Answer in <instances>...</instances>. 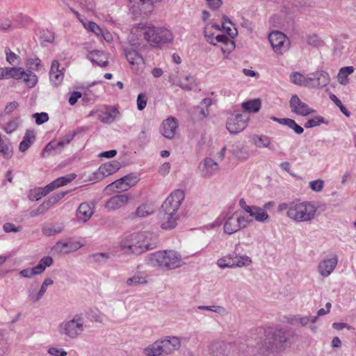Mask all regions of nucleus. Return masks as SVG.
Wrapping results in <instances>:
<instances>
[{
  "instance_id": "nucleus-1",
  "label": "nucleus",
  "mask_w": 356,
  "mask_h": 356,
  "mask_svg": "<svg viewBox=\"0 0 356 356\" xmlns=\"http://www.w3.org/2000/svg\"><path fill=\"white\" fill-rule=\"evenodd\" d=\"M156 235L149 232L133 233L119 243L120 251L128 255H139L156 248Z\"/></svg>"
},
{
  "instance_id": "nucleus-2",
  "label": "nucleus",
  "mask_w": 356,
  "mask_h": 356,
  "mask_svg": "<svg viewBox=\"0 0 356 356\" xmlns=\"http://www.w3.org/2000/svg\"><path fill=\"white\" fill-rule=\"evenodd\" d=\"M131 33L137 38H143L152 47H160L173 40L171 31L165 26H156L152 22H140L135 25Z\"/></svg>"
},
{
  "instance_id": "nucleus-3",
  "label": "nucleus",
  "mask_w": 356,
  "mask_h": 356,
  "mask_svg": "<svg viewBox=\"0 0 356 356\" xmlns=\"http://www.w3.org/2000/svg\"><path fill=\"white\" fill-rule=\"evenodd\" d=\"M278 213L286 212V216L297 222H310L316 216L317 207L312 202H301L295 200L288 202H282L277 206Z\"/></svg>"
},
{
  "instance_id": "nucleus-4",
  "label": "nucleus",
  "mask_w": 356,
  "mask_h": 356,
  "mask_svg": "<svg viewBox=\"0 0 356 356\" xmlns=\"http://www.w3.org/2000/svg\"><path fill=\"white\" fill-rule=\"evenodd\" d=\"M146 264L163 270L180 267L182 264L181 255L174 250L157 251L145 257Z\"/></svg>"
},
{
  "instance_id": "nucleus-5",
  "label": "nucleus",
  "mask_w": 356,
  "mask_h": 356,
  "mask_svg": "<svg viewBox=\"0 0 356 356\" xmlns=\"http://www.w3.org/2000/svg\"><path fill=\"white\" fill-rule=\"evenodd\" d=\"M287 341L286 332L283 329H268L264 332V337L254 347L255 352L265 355L269 352L277 350L278 346Z\"/></svg>"
},
{
  "instance_id": "nucleus-6",
  "label": "nucleus",
  "mask_w": 356,
  "mask_h": 356,
  "mask_svg": "<svg viewBox=\"0 0 356 356\" xmlns=\"http://www.w3.org/2000/svg\"><path fill=\"white\" fill-rule=\"evenodd\" d=\"M85 330L84 318L82 314H76L72 319L65 320L58 325V334L65 339H75Z\"/></svg>"
},
{
  "instance_id": "nucleus-7",
  "label": "nucleus",
  "mask_w": 356,
  "mask_h": 356,
  "mask_svg": "<svg viewBox=\"0 0 356 356\" xmlns=\"http://www.w3.org/2000/svg\"><path fill=\"white\" fill-rule=\"evenodd\" d=\"M252 221V220L238 215L237 212H234L226 220L223 227L224 232L227 234H232L242 228H245Z\"/></svg>"
},
{
  "instance_id": "nucleus-8",
  "label": "nucleus",
  "mask_w": 356,
  "mask_h": 356,
  "mask_svg": "<svg viewBox=\"0 0 356 356\" xmlns=\"http://www.w3.org/2000/svg\"><path fill=\"white\" fill-rule=\"evenodd\" d=\"M184 192L181 190H176L172 192L165 200L161 206V211L177 213L184 199Z\"/></svg>"
},
{
  "instance_id": "nucleus-9",
  "label": "nucleus",
  "mask_w": 356,
  "mask_h": 356,
  "mask_svg": "<svg viewBox=\"0 0 356 356\" xmlns=\"http://www.w3.org/2000/svg\"><path fill=\"white\" fill-rule=\"evenodd\" d=\"M248 120V118L245 115L232 114L227 119L226 127L230 134H236L245 129Z\"/></svg>"
},
{
  "instance_id": "nucleus-10",
  "label": "nucleus",
  "mask_w": 356,
  "mask_h": 356,
  "mask_svg": "<svg viewBox=\"0 0 356 356\" xmlns=\"http://www.w3.org/2000/svg\"><path fill=\"white\" fill-rule=\"evenodd\" d=\"M124 55L132 70L137 74L142 73L145 65L143 57L133 48L125 49Z\"/></svg>"
},
{
  "instance_id": "nucleus-11",
  "label": "nucleus",
  "mask_w": 356,
  "mask_h": 356,
  "mask_svg": "<svg viewBox=\"0 0 356 356\" xmlns=\"http://www.w3.org/2000/svg\"><path fill=\"white\" fill-rule=\"evenodd\" d=\"M308 77V88H323L330 83L329 74L323 70L309 74Z\"/></svg>"
},
{
  "instance_id": "nucleus-12",
  "label": "nucleus",
  "mask_w": 356,
  "mask_h": 356,
  "mask_svg": "<svg viewBox=\"0 0 356 356\" xmlns=\"http://www.w3.org/2000/svg\"><path fill=\"white\" fill-rule=\"evenodd\" d=\"M268 40L273 49L277 54H282L286 51L287 44L286 35L280 31H273L268 35Z\"/></svg>"
},
{
  "instance_id": "nucleus-13",
  "label": "nucleus",
  "mask_w": 356,
  "mask_h": 356,
  "mask_svg": "<svg viewBox=\"0 0 356 356\" xmlns=\"http://www.w3.org/2000/svg\"><path fill=\"white\" fill-rule=\"evenodd\" d=\"M178 127L179 122L177 119L173 117H169L161 123L160 132L165 138L172 139L176 135Z\"/></svg>"
},
{
  "instance_id": "nucleus-14",
  "label": "nucleus",
  "mask_w": 356,
  "mask_h": 356,
  "mask_svg": "<svg viewBox=\"0 0 356 356\" xmlns=\"http://www.w3.org/2000/svg\"><path fill=\"white\" fill-rule=\"evenodd\" d=\"M289 104L291 112L301 116H307L314 112L306 103L302 102L296 95H292Z\"/></svg>"
},
{
  "instance_id": "nucleus-15",
  "label": "nucleus",
  "mask_w": 356,
  "mask_h": 356,
  "mask_svg": "<svg viewBox=\"0 0 356 356\" xmlns=\"http://www.w3.org/2000/svg\"><path fill=\"white\" fill-rule=\"evenodd\" d=\"M338 263L337 255L330 259H325L321 261L318 265V271L323 277H328L334 270Z\"/></svg>"
},
{
  "instance_id": "nucleus-16",
  "label": "nucleus",
  "mask_w": 356,
  "mask_h": 356,
  "mask_svg": "<svg viewBox=\"0 0 356 356\" xmlns=\"http://www.w3.org/2000/svg\"><path fill=\"white\" fill-rule=\"evenodd\" d=\"M129 199L130 196L127 194L116 195L109 198L104 207L108 211L118 210L124 207Z\"/></svg>"
},
{
  "instance_id": "nucleus-17",
  "label": "nucleus",
  "mask_w": 356,
  "mask_h": 356,
  "mask_svg": "<svg viewBox=\"0 0 356 356\" xmlns=\"http://www.w3.org/2000/svg\"><path fill=\"white\" fill-rule=\"evenodd\" d=\"M158 341L161 345L163 355L170 354L175 350H178L181 346L179 339L176 337H168Z\"/></svg>"
},
{
  "instance_id": "nucleus-18",
  "label": "nucleus",
  "mask_w": 356,
  "mask_h": 356,
  "mask_svg": "<svg viewBox=\"0 0 356 356\" xmlns=\"http://www.w3.org/2000/svg\"><path fill=\"white\" fill-rule=\"evenodd\" d=\"M198 168L202 177L209 178L218 171V165L211 158H206L200 163Z\"/></svg>"
},
{
  "instance_id": "nucleus-19",
  "label": "nucleus",
  "mask_w": 356,
  "mask_h": 356,
  "mask_svg": "<svg viewBox=\"0 0 356 356\" xmlns=\"http://www.w3.org/2000/svg\"><path fill=\"white\" fill-rule=\"evenodd\" d=\"M179 218L178 213H173L163 211H160V219L161 227L165 229H173L177 225V220Z\"/></svg>"
},
{
  "instance_id": "nucleus-20",
  "label": "nucleus",
  "mask_w": 356,
  "mask_h": 356,
  "mask_svg": "<svg viewBox=\"0 0 356 356\" xmlns=\"http://www.w3.org/2000/svg\"><path fill=\"white\" fill-rule=\"evenodd\" d=\"M63 77L64 73L63 70H60V63L56 60H53L49 70V79L51 82L55 86H58L62 83Z\"/></svg>"
},
{
  "instance_id": "nucleus-21",
  "label": "nucleus",
  "mask_w": 356,
  "mask_h": 356,
  "mask_svg": "<svg viewBox=\"0 0 356 356\" xmlns=\"http://www.w3.org/2000/svg\"><path fill=\"white\" fill-rule=\"evenodd\" d=\"M230 152L237 159L242 161L248 160L250 156L248 147L245 143H234Z\"/></svg>"
},
{
  "instance_id": "nucleus-22",
  "label": "nucleus",
  "mask_w": 356,
  "mask_h": 356,
  "mask_svg": "<svg viewBox=\"0 0 356 356\" xmlns=\"http://www.w3.org/2000/svg\"><path fill=\"white\" fill-rule=\"evenodd\" d=\"M251 141L258 148L275 149L273 145H272V138L266 135H253L251 137Z\"/></svg>"
},
{
  "instance_id": "nucleus-23",
  "label": "nucleus",
  "mask_w": 356,
  "mask_h": 356,
  "mask_svg": "<svg viewBox=\"0 0 356 356\" xmlns=\"http://www.w3.org/2000/svg\"><path fill=\"white\" fill-rule=\"evenodd\" d=\"M93 213V208L88 202L81 203L76 211L77 218L83 222H87Z\"/></svg>"
},
{
  "instance_id": "nucleus-24",
  "label": "nucleus",
  "mask_w": 356,
  "mask_h": 356,
  "mask_svg": "<svg viewBox=\"0 0 356 356\" xmlns=\"http://www.w3.org/2000/svg\"><path fill=\"white\" fill-rule=\"evenodd\" d=\"M248 213L250 216L254 218L255 220L260 222H267L270 219L269 215L264 209L257 206H252Z\"/></svg>"
},
{
  "instance_id": "nucleus-25",
  "label": "nucleus",
  "mask_w": 356,
  "mask_h": 356,
  "mask_svg": "<svg viewBox=\"0 0 356 356\" xmlns=\"http://www.w3.org/2000/svg\"><path fill=\"white\" fill-rule=\"evenodd\" d=\"M120 168L121 163L119 161H112L102 165L99 168V172L104 177H107L117 172Z\"/></svg>"
},
{
  "instance_id": "nucleus-26",
  "label": "nucleus",
  "mask_w": 356,
  "mask_h": 356,
  "mask_svg": "<svg viewBox=\"0 0 356 356\" xmlns=\"http://www.w3.org/2000/svg\"><path fill=\"white\" fill-rule=\"evenodd\" d=\"M228 259L232 262L233 268L248 266L252 264L251 258L246 255L229 254Z\"/></svg>"
},
{
  "instance_id": "nucleus-27",
  "label": "nucleus",
  "mask_w": 356,
  "mask_h": 356,
  "mask_svg": "<svg viewBox=\"0 0 356 356\" xmlns=\"http://www.w3.org/2000/svg\"><path fill=\"white\" fill-rule=\"evenodd\" d=\"M130 187L129 184L126 183L124 177H122L111 184L107 185L105 188V190L111 191L113 193L126 191L129 189Z\"/></svg>"
},
{
  "instance_id": "nucleus-28",
  "label": "nucleus",
  "mask_w": 356,
  "mask_h": 356,
  "mask_svg": "<svg viewBox=\"0 0 356 356\" xmlns=\"http://www.w3.org/2000/svg\"><path fill=\"white\" fill-rule=\"evenodd\" d=\"M216 42H221L224 44L222 47L223 53L231 52L235 48V42L233 39L228 38L226 35H218L216 38Z\"/></svg>"
},
{
  "instance_id": "nucleus-29",
  "label": "nucleus",
  "mask_w": 356,
  "mask_h": 356,
  "mask_svg": "<svg viewBox=\"0 0 356 356\" xmlns=\"http://www.w3.org/2000/svg\"><path fill=\"white\" fill-rule=\"evenodd\" d=\"M35 136L34 131L27 130L24 136L22 141L19 143V150L22 152H26L35 141Z\"/></svg>"
},
{
  "instance_id": "nucleus-30",
  "label": "nucleus",
  "mask_w": 356,
  "mask_h": 356,
  "mask_svg": "<svg viewBox=\"0 0 356 356\" xmlns=\"http://www.w3.org/2000/svg\"><path fill=\"white\" fill-rule=\"evenodd\" d=\"M148 283V277L142 273H138L131 277L127 280L126 284L128 286H136L145 285Z\"/></svg>"
},
{
  "instance_id": "nucleus-31",
  "label": "nucleus",
  "mask_w": 356,
  "mask_h": 356,
  "mask_svg": "<svg viewBox=\"0 0 356 356\" xmlns=\"http://www.w3.org/2000/svg\"><path fill=\"white\" fill-rule=\"evenodd\" d=\"M105 57L104 52L100 51H92L89 52L86 58L92 63H95L101 67H106L108 65V60H103L101 57Z\"/></svg>"
},
{
  "instance_id": "nucleus-32",
  "label": "nucleus",
  "mask_w": 356,
  "mask_h": 356,
  "mask_svg": "<svg viewBox=\"0 0 356 356\" xmlns=\"http://www.w3.org/2000/svg\"><path fill=\"white\" fill-rule=\"evenodd\" d=\"M52 264L53 259L51 257L47 256L42 258L35 266L31 268L33 271V274L35 275L41 274L44 271L47 267L50 266Z\"/></svg>"
},
{
  "instance_id": "nucleus-33",
  "label": "nucleus",
  "mask_w": 356,
  "mask_h": 356,
  "mask_svg": "<svg viewBox=\"0 0 356 356\" xmlns=\"http://www.w3.org/2000/svg\"><path fill=\"white\" fill-rule=\"evenodd\" d=\"M113 113H115L118 115H120L118 109L113 106L111 107V111L102 112L101 114H99L98 116V120L103 123L111 124L116 119V115H114Z\"/></svg>"
},
{
  "instance_id": "nucleus-34",
  "label": "nucleus",
  "mask_w": 356,
  "mask_h": 356,
  "mask_svg": "<svg viewBox=\"0 0 356 356\" xmlns=\"http://www.w3.org/2000/svg\"><path fill=\"white\" fill-rule=\"evenodd\" d=\"M154 212V207L149 204H143L136 210L134 216L137 218H145Z\"/></svg>"
},
{
  "instance_id": "nucleus-35",
  "label": "nucleus",
  "mask_w": 356,
  "mask_h": 356,
  "mask_svg": "<svg viewBox=\"0 0 356 356\" xmlns=\"http://www.w3.org/2000/svg\"><path fill=\"white\" fill-rule=\"evenodd\" d=\"M143 353L146 356H161L163 355L159 341H156L145 348Z\"/></svg>"
},
{
  "instance_id": "nucleus-36",
  "label": "nucleus",
  "mask_w": 356,
  "mask_h": 356,
  "mask_svg": "<svg viewBox=\"0 0 356 356\" xmlns=\"http://www.w3.org/2000/svg\"><path fill=\"white\" fill-rule=\"evenodd\" d=\"M308 75L305 76L298 72H293L290 75V81L298 86L308 87Z\"/></svg>"
},
{
  "instance_id": "nucleus-37",
  "label": "nucleus",
  "mask_w": 356,
  "mask_h": 356,
  "mask_svg": "<svg viewBox=\"0 0 356 356\" xmlns=\"http://www.w3.org/2000/svg\"><path fill=\"white\" fill-rule=\"evenodd\" d=\"M7 79L13 78L16 79H21L25 74V71L22 67H4Z\"/></svg>"
},
{
  "instance_id": "nucleus-38",
  "label": "nucleus",
  "mask_w": 356,
  "mask_h": 356,
  "mask_svg": "<svg viewBox=\"0 0 356 356\" xmlns=\"http://www.w3.org/2000/svg\"><path fill=\"white\" fill-rule=\"evenodd\" d=\"M242 107L250 113H257L261 108V100L259 99H254L242 103Z\"/></svg>"
},
{
  "instance_id": "nucleus-39",
  "label": "nucleus",
  "mask_w": 356,
  "mask_h": 356,
  "mask_svg": "<svg viewBox=\"0 0 356 356\" xmlns=\"http://www.w3.org/2000/svg\"><path fill=\"white\" fill-rule=\"evenodd\" d=\"M61 149L57 147V142L51 141L44 148L41 153V156L43 158L49 156L51 154H58L61 152Z\"/></svg>"
},
{
  "instance_id": "nucleus-40",
  "label": "nucleus",
  "mask_w": 356,
  "mask_h": 356,
  "mask_svg": "<svg viewBox=\"0 0 356 356\" xmlns=\"http://www.w3.org/2000/svg\"><path fill=\"white\" fill-rule=\"evenodd\" d=\"M201 104L202 106H204L206 108H204L200 106L197 108L199 113L197 115V118L199 120H203L204 118H206L209 115V108L212 104V99L210 98H205L202 101Z\"/></svg>"
},
{
  "instance_id": "nucleus-41",
  "label": "nucleus",
  "mask_w": 356,
  "mask_h": 356,
  "mask_svg": "<svg viewBox=\"0 0 356 356\" xmlns=\"http://www.w3.org/2000/svg\"><path fill=\"white\" fill-rule=\"evenodd\" d=\"M0 154L6 159H10L13 154L12 144L3 140L1 141Z\"/></svg>"
},
{
  "instance_id": "nucleus-42",
  "label": "nucleus",
  "mask_w": 356,
  "mask_h": 356,
  "mask_svg": "<svg viewBox=\"0 0 356 356\" xmlns=\"http://www.w3.org/2000/svg\"><path fill=\"white\" fill-rule=\"evenodd\" d=\"M37 286V284H31L27 290L28 298L33 303L37 302L42 298L40 291L36 292Z\"/></svg>"
},
{
  "instance_id": "nucleus-43",
  "label": "nucleus",
  "mask_w": 356,
  "mask_h": 356,
  "mask_svg": "<svg viewBox=\"0 0 356 356\" xmlns=\"http://www.w3.org/2000/svg\"><path fill=\"white\" fill-rule=\"evenodd\" d=\"M354 71V68L352 66L341 67L338 73L339 82L342 85L346 84V80L350 74Z\"/></svg>"
},
{
  "instance_id": "nucleus-44",
  "label": "nucleus",
  "mask_w": 356,
  "mask_h": 356,
  "mask_svg": "<svg viewBox=\"0 0 356 356\" xmlns=\"http://www.w3.org/2000/svg\"><path fill=\"white\" fill-rule=\"evenodd\" d=\"M321 124H328V121H327L323 117L317 115L311 119H309L305 124V127L306 128H312L316 126L320 125Z\"/></svg>"
},
{
  "instance_id": "nucleus-45",
  "label": "nucleus",
  "mask_w": 356,
  "mask_h": 356,
  "mask_svg": "<svg viewBox=\"0 0 356 356\" xmlns=\"http://www.w3.org/2000/svg\"><path fill=\"white\" fill-rule=\"evenodd\" d=\"M185 80L186 81H188L189 83L187 84L183 83L181 82H179L177 83L178 86H179L181 89L185 90H191L194 88V87L196 86V83L195 82V79L193 76L188 74L185 76Z\"/></svg>"
},
{
  "instance_id": "nucleus-46",
  "label": "nucleus",
  "mask_w": 356,
  "mask_h": 356,
  "mask_svg": "<svg viewBox=\"0 0 356 356\" xmlns=\"http://www.w3.org/2000/svg\"><path fill=\"white\" fill-rule=\"evenodd\" d=\"M307 43L314 47H321L324 44V42L321 40L318 35L316 34L309 35L306 39Z\"/></svg>"
},
{
  "instance_id": "nucleus-47",
  "label": "nucleus",
  "mask_w": 356,
  "mask_h": 356,
  "mask_svg": "<svg viewBox=\"0 0 356 356\" xmlns=\"http://www.w3.org/2000/svg\"><path fill=\"white\" fill-rule=\"evenodd\" d=\"M24 82L29 88H33L35 86L38 79L35 74L29 72V73L25 72L24 76L22 77Z\"/></svg>"
},
{
  "instance_id": "nucleus-48",
  "label": "nucleus",
  "mask_w": 356,
  "mask_h": 356,
  "mask_svg": "<svg viewBox=\"0 0 356 356\" xmlns=\"http://www.w3.org/2000/svg\"><path fill=\"white\" fill-rule=\"evenodd\" d=\"M74 138V134H72L71 132L65 134L60 140L57 142V147H60L61 150H63L66 145H69L70 142Z\"/></svg>"
},
{
  "instance_id": "nucleus-49",
  "label": "nucleus",
  "mask_w": 356,
  "mask_h": 356,
  "mask_svg": "<svg viewBox=\"0 0 356 356\" xmlns=\"http://www.w3.org/2000/svg\"><path fill=\"white\" fill-rule=\"evenodd\" d=\"M6 60L12 65H15L18 63L19 60V56L13 52L9 48H6L5 50Z\"/></svg>"
},
{
  "instance_id": "nucleus-50",
  "label": "nucleus",
  "mask_w": 356,
  "mask_h": 356,
  "mask_svg": "<svg viewBox=\"0 0 356 356\" xmlns=\"http://www.w3.org/2000/svg\"><path fill=\"white\" fill-rule=\"evenodd\" d=\"M109 257V254L106 252H98L90 256V258L95 263H105Z\"/></svg>"
},
{
  "instance_id": "nucleus-51",
  "label": "nucleus",
  "mask_w": 356,
  "mask_h": 356,
  "mask_svg": "<svg viewBox=\"0 0 356 356\" xmlns=\"http://www.w3.org/2000/svg\"><path fill=\"white\" fill-rule=\"evenodd\" d=\"M84 26L86 29L94 33L98 37L103 35L102 29L95 22H89L87 24H85Z\"/></svg>"
},
{
  "instance_id": "nucleus-52",
  "label": "nucleus",
  "mask_w": 356,
  "mask_h": 356,
  "mask_svg": "<svg viewBox=\"0 0 356 356\" xmlns=\"http://www.w3.org/2000/svg\"><path fill=\"white\" fill-rule=\"evenodd\" d=\"M42 197V192H40V187L30 190L28 193V198L30 201H38Z\"/></svg>"
},
{
  "instance_id": "nucleus-53",
  "label": "nucleus",
  "mask_w": 356,
  "mask_h": 356,
  "mask_svg": "<svg viewBox=\"0 0 356 356\" xmlns=\"http://www.w3.org/2000/svg\"><path fill=\"white\" fill-rule=\"evenodd\" d=\"M56 248L65 253H68L77 249V247L72 248L69 243L60 241L56 243Z\"/></svg>"
},
{
  "instance_id": "nucleus-54",
  "label": "nucleus",
  "mask_w": 356,
  "mask_h": 356,
  "mask_svg": "<svg viewBox=\"0 0 356 356\" xmlns=\"http://www.w3.org/2000/svg\"><path fill=\"white\" fill-rule=\"evenodd\" d=\"M49 210L45 207V205L43 204V202L38 206V207L35 209H33L30 211L29 216L31 218H34L35 216H38L39 215H43L45 213H47Z\"/></svg>"
},
{
  "instance_id": "nucleus-55",
  "label": "nucleus",
  "mask_w": 356,
  "mask_h": 356,
  "mask_svg": "<svg viewBox=\"0 0 356 356\" xmlns=\"http://www.w3.org/2000/svg\"><path fill=\"white\" fill-rule=\"evenodd\" d=\"M18 124V120L17 118L13 119L7 122L4 127V130L7 134H10L17 129Z\"/></svg>"
},
{
  "instance_id": "nucleus-56",
  "label": "nucleus",
  "mask_w": 356,
  "mask_h": 356,
  "mask_svg": "<svg viewBox=\"0 0 356 356\" xmlns=\"http://www.w3.org/2000/svg\"><path fill=\"white\" fill-rule=\"evenodd\" d=\"M3 229L6 233L18 232L22 229V227L21 226H15L11 222H6L3 225Z\"/></svg>"
},
{
  "instance_id": "nucleus-57",
  "label": "nucleus",
  "mask_w": 356,
  "mask_h": 356,
  "mask_svg": "<svg viewBox=\"0 0 356 356\" xmlns=\"http://www.w3.org/2000/svg\"><path fill=\"white\" fill-rule=\"evenodd\" d=\"M309 186L312 191L315 192H320L323 190L324 186V181L322 179H316L309 182Z\"/></svg>"
},
{
  "instance_id": "nucleus-58",
  "label": "nucleus",
  "mask_w": 356,
  "mask_h": 356,
  "mask_svg": "<svg viewBox=\"0 0 356 356\" xmlns=\"http://www.w3.org/2000/svg\"><path fill=\"white\" fill-rule=\"evenodd\" d=\"M74 178V177L71 175L67 177H60L55 179L54 181L56 184V186L57 188H58V187L63 186L67 184V183L70 182L71 181L73 180Z\"/></svg>"
},
{
  "instance_id": "nucleus-59",
  "label": "nucleus",
  "mask_w": 356,
  "mask_h": 356,
  "mask_svg": "<svg viewBox=\"0 0 356 356\" xmlns=\"http://www.w3.org/2000/svg\"><path fill=\"white\" fill-rule=\"evenodd\" d=\"M74 178V177L71 175L67 177H60L55 179L54 181L56 184V186L57 188H58V187L63 186L67 184V183L70 182L71 181L73 180Z\"/></svg>"
},
{
  "instance_id": "nucleus-60",
  "label": "nucleus",
  "mask_w": 356,
  "mask_h": 356,
  "mask_svg": "<svg viewBox=\"0 0 356 356\" xmlns=\"http://www.w3.org/2000/svg\"><path fill=\"white\" fill-rule=\"evenodd\" d=\"M147 105V97L143 93H140L137 97V108L139 111H143Z\"/></svg>"
},
{
  "instance_id": "nucleus-61",
  "label": "nucleus",
  "mask_w": 356,
  "mask_h": 356,
  "mask_svg": "<svg viewBox=\"0 0 356 356\" xmlns=\"http://www.w3.org/2000/svg\"><path fill=\"white\" fill-rule=\"evenodd\" d=\"M33 117L35 119V122L37 124H42L49 120L48 114L43 112L40 113H36L33 115Z\"/></svg>"
},
{
  "instance_id": "nucleus-62",
  "label": "nucleus",
  "mask_w": 356,
  "mask_h": 356,
  "mask_svg": "<svg viewBox=\"0 0 356 356\" xmlns=\"http://www.w3.org/2000/svg\"><path fill=\"white\" fill-rule=\"evenodd\" d=\"M123 177L130 188L136 185L139 180L138 176L135 174H129Z\"/></svg>"
},
{
  "instance_id": "nucleus-63",
  "label": "nucleus",
  "mask_w": 356,
  "mask_h": 356,
  "mask_svg": "<svg viewBox=\"0 0 356 356\" xmlns=\"http://www.w3.org/2000/svg\"><path fill=\"white\" fill-rule=\"evenodd\" d=\"M42 232L44 235L47 236H51L55 235L56 234L60 233L61 232V229H55L53 227H44L42 229Z\"/></svg>"
},
{
  "instance_id": "nucleus-64",
  "label": "nucleus",
  "mask_w": 356,
  "mask_h": 356,
  "mask_svg": "<svg viewBox=\"0 0 356 356\" xmlns=\"http://www.w3.org/2000/svg\"><path fill=\"white\" fill-rule=\"evenodd\" d=\"M48 353L54 356H66L67 355V353L63 348L56 347L49 348Z\"/></svg>"
}]
</instances>
